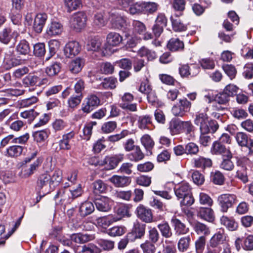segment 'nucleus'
<instances>
[{
    "mask_svg": "<svg viewBox=\"0 0 253 253\" xmlns=\"http://www.w3.org/2000/svg\"><path fill=\"white\" fill-rule=\"evenodd\" d=\"M194 123L200 126L201 135L199 142L203 146H207L211 142V136L208 134L209 132L214 133L218 128L216 121L208 120V117L205 113H198L194 119Z\"/></svg>",
    "mask_w": 253,
    "mask_h": 253,
    "instance_id": "1",
    "label": "nucleus"
},
{
    "mask_svg": "<svg viewBox=\"0 0 253 253\" xmlns=\"http://www.w3.org/2000/svg\"><path fill=\"white\" fill-rule=\"evenodd\" d=\"M86 16L84 12H78L72 15L70 19V26L77 32H81L86 25Z\"/></svg>",
    "mask_w": 253,
    "mask_h": 253,
    "instance_id": "2",
    "label": "nucleus"
},
{
    "mask_svg": "<svg viewBox=\"0 0 253 253\" xmlns=\"http://www.w3.org/2000/svg\"><path fill=\"white\" fill-rule=\"evenodd\" d=\"M218 201L222 212H226L237 202V196L232 194H223L218 198Z\"/></svg>",
    "mask_w": 253,
    "mask_h": 253,
    "instance_id": "3",
    "label": "nucleus"
},
{
    "mask_svg": "<svg viewBox=\"0 0 253 253\" xmlns=\"http://www.w3.org/2000/svg\"><path fill=\"white\" fill-rule=\"evenodd\" d=\"M124 154H119L112 157L106 156L102 160V167L107 170H111L115 168L118 164L123 161Z\"/></svg>",
    "mask_w": 253,
    "mask_h": 253,
    "instance_id": "4",
    "label": "nucleus"
},
{
    "mask_svg": "<svg viewBox=\"0 0 253 253\" xmlns=\"http://www.w3.org/2000/svg\"><path fill=\"white\" fill-rule=\"evenodd\" d=\"M191 103L186 98L180 99L179 105H174L172 108V113L175 116L182 117L190 111Z\"/></svg>",
    "mask_w": 253,
    "mask_h": 253,
    "instance_id": "5",
    "label": "nucleus"
},
{
    "mask_svg": "<svg viewBox=\"0 0 253 253\" xmlns=\"http://www.w3.org/2000/svg\"><path fill=\"white\" fill-rule=\"evenodd\" d=\"M48 80L46 78H42L39 73L36 74H29L23 80L24 84L27 86L35 85H41L47 84Z\"/></svg>",
    "mask_w": 253,
    "mask_h": 253,
    "instance_id": "6",
    "label": "nucleus"
},
{
    "mask_svg": "<svg viewBox=\"0 0 253 253\" xmlns=\"http://www.w3.org/2000/svg\"><path fill=\"white\" fill-rule=\"evenodd\" d=\"M133 100V96L130 93H125L122 96V102L120 104V106L124 110H129L130 111H136L137 110L136 104L131 103Z\"/></svg>",
    "mask_w": 253,
    "mask_h": 253,
    "instance_id": "7",
    "label": "nucleus"
},
{
    "mask_svg": "<svg viewBox=\"0 0 253 253\" xmlns=\"http://www.w3.org/2000/svg\"><path fill=\"white\" fill-rule=\"evenodd\" d=\"M138 217L146 223L152 221L153 214L151 210L142 205H139L136 210Z\"/></svg>",
    "mask_w": 253,
    "mask_h": 253,
    "instance_id": "8",
    "label": "nucleus"
},
{
    "mask_svg": "<svg viewBox=\"0 0 253 253\" xmlns=\"http://www.w3.org/2000/svg\"><path fill=\"white\" fill-rule=\"evenodd\" d=\"M227 236L223 231L215 233L209 241V245L211 248H217L220 245L224 244L227 241Z\"/></svg>",
    "mask_w": 253,
    "mask_h": 253,
    "instance_id": "9",
    "label": "nucleus"
},
{
    "mask_svg": "<svg viewBox=\"0 0 253 253\" xmlns=\"http://www.w3.org/2000/svg\"><path fill=\"white\" fill-rule=\"evenodd\" d=\"M19 33L17 30H12L11 28L3 29L0 32V41L4 44H7L12 39L15 41L19 36Z\"/></svg>",
    "mask_w": 253,
    "mask_h": 253,
    "instance_id": "10",
    "label": "nucleus"
},
{
    "mask_svg": "<svg viewBox=\"0 0 253 253\" xmlns=\"http://www.w3.org/2000/svg\"><path fill=\"white\" fill-rule=\"evenodd\" d=\"M109 19L112 27L115 29H121L125 25L126 18L116 12V10H112L109 12Z\"/></svg>",
    "mask_w": 253,
    "mask_h": 253,
    "instance_id": "11",
    "label": "nucleus"
},
{
    "mask_svg": "<svg viewBox=\"0 0 253 253\" xmlns=\"http://www.w3.org/2000/svg\"><path fill=\"white\" fill-rule=\"evenodd\" d=\"M100 103V100L95 95H89L83 104L82 110L85 113H89L95 107L97 106Z\"/></svg>",
    "mask_w": 253,
    "mask_h": 253,
    "instance_id": "12",
    "label": "nucleus"
},
{
    "mask_svg": "<svg viewBox=\"0 0 253 253\" xmlns=\"http://www.w3.org/2000/svg\"><path fill=\"white\" fill-rule=\"evenodd\" d=\"M81 50L80 43L76 41L68 42L64 48V54L67 57H72L79 53Z\"/></svg>",
    "mask_w": 253,
    "mask_h": 253,
    "instance_id": "13",
    "label": "nucleus"
},
{
    "mask_svg": "<svg viewBox=\"0 0 253 253\" xmlns=\"http://www.w3.org/2000/svg\"><path fill=\"white\" fill-rule=\"evenodd\" d=\"M211 151L214 155H221L228 158L232 157V155L230 151L225 146L218 141H215L213 143Z\"/></svg>",
    "mask_w": 253,
    "mask_h": 253,
    "instance_id": "14",
    "label": "nucleus"
},
{
    "mask_svg": "<svg viewBox=\"0 0 253 253\" xmlns=\"http://www.w3.org/2000/svg\"><path fill=\"white\" fill-rule=\"evenodd\" d=\"M122 41L123 38L119 33L110 32L106 37V48L110 49L111 47L118 46Z\"/></svg>",
    "mask_w": 253,
    "mask_h": 253,
    "instance_id": "15",
    "label": "nucleus"
},
{
    "mask_svg": "<svg viewBox=\"0 0 253 253\" xmlns=\"http://www.w3.org/2000/svg\"><path fill=\"white\" fill-rule=\"evenodd\" d=\"M47 18V15L44 13H40L36 15L33 23V29L37 33L42 32Z\"/></svg>",
    "mask_w": 253,
    "mask_h": 253,
    "instance_id": "16",
    "label": "nucleus"
},
{
    "mask_svg": "<svg viewBox=\"0 0 253 253\" xmlns=\"http://www.w3.org/2000/svg\"><path fill=\"white\" fill-rule=\"evenodd\" d=\"M96 209L101 211H108L111 207L112 201L106 197H102L95 200Z\"/></svg>",
    "mask_w": 253,
    "mask_h": 253,
    "instance_id": "17",
    "label": "nucleus"
},
{
    "mask_svg": "<svg viewBox=\"0 0 253 253\" xmlns=\"http://www.w3.org/2000/svg\"><path fill=\"white\" fill-rule=\"evenodd\" d=\"M42 163V160L40 158H38L35 161L31 164L29 168L23 169L21 172V176L22 177H28L32 175L36 171Z\"/></svg>",
    "mask_w": 253,
    "mask_h": 253,
    "instance_id": "18",
    "label": "nucleus"
},
{
    "mask_svg": "<svg viewBox=\"0 0 253 253\" xmlns=\"http://www.w3.org/2000/svg\"><path fill=\"white\" fill-rule=\"evenodd\" d=\"M120 220V217H114L113 215L98 217L96 219L95 224L103 228H107L112 223Z\"/></svg>",
    "mask_w": 253,
    "mask_h": 253,
    "instance_id": "19",
    "label": "nucleus"
},
{
    "mask_svg": "<svg viewBox=\"0 0 253 253\" xmlns=\"http://www.w3.org/2000/svg\"><path fill=\"white\" fill-rule=\"evenodd\" d=\"M63 27L62 24L57 21H52L46 28V33L50 36L59 35L63 31Z\"/></svg>",
    "mask_w": 253,
    "mask_h": 253,
    "instance_id": "20",
    "label": "nucleus"
},
{
    "mask_svg": "<svg viewBox=\"0 0 253 253\" xmlns=\"http://www.w3.org/2000/svg\"><path fill=\"white\" fill-rule=\"evenodd\" d=\"M171 222L172 226L174 227L176 235L180 236L186 234L189 232V228L186 227L185 225L180 220L175 217H173L171 220Z\"/></svg>",
    "mask_w": 253,
    "mask_h": 253,
    "instance_id": "21",
    "label": "nucleus"
},
{
    "mask_svg": "<svg viewBox=\"0 0 253 253\" xmlns=\"http://www.w3.org/2000/svg\"><path fill=\"white\" fill-rule=\"evenodd\" d=\"M174 192L177 198L180 199L191 192V188L188 183L183 182L175 187Z\"/></svg>",
    "mask_w": 253,
    "mask_h": 253,
    "instance_id": "22",
    "label": "nucleus"
},
{
    "mask_svg": "<svg viewBox=\"0 0 253 253\" xmlns=\"http://www.w3.org/2000/svg\"><path fill=\"white\" fill-rule=\"evenodd\" d=\"M109 180L115 186L117 187H123L128 185L130 180L129 177L125 176H119L114 175L109 179Z\"/></svg>",
    "mask_w": 253,
    "mask_h": 253,
    "instance_id": "23",
    "label": "nucleus"
},
{
    "mask_svg": "<svg viewBox=\"0 0 253 253\" xmlns=\"http://www.w3.org/2000/svg\"><path fill=\"white\" fill-rule=\"evenodd\" d=\"M172 29L176 32L185 31L187 29V26L184 24L177 15H172L170 17Z\"/></svg>",
    "mask_w": 253,
    "mask_h": 253,
    "instance_id": "24",
    "label": "nucleus"
},
{
    "mask_svg": "<svg viewBox=\"0 0 253 253\" xmlns=\"http://www.w3.org/2000/svg\"><path fill=\"white\" fill-rule=\"evenodd\" d=\"M101 44L102 42L99 38L91 37L88 38L85 48L88 51H97L100 49Z\"/></svg>",
    "mask_w": 253,
    "mask_h": 253,
    "instance_id": "25",
    "label": "nucleus"
},
{
    "mask_svg": "<svg viewBox=\"0 0 253 253\" xmlns=\"http://www.w3.org/2000/svg\"><path fill=\"white\" fill-rule=\"evenodd\" d=\"M51 176L47 172L43 173L39 175L37 180V186L41 189L46 188L51 185L50 181Z\"/></svg>",
    "mask_w": 253,
    "mask_h": 253,
    "instance_id": "26",
    "label": "nucleus"
},
{
    "mask_svg": "<svg viewBox=\"0 0 253 253\" xmlns=\"http://www.w3.org/2000/svg\"><path fill=\"white\" fill-rule=\"evenodd\" d=\"M191 239L190 235L181 237L177 243V249L181 253L187 252L190 247Z\"/></svg>",
    "mask_w": 253,
    "mask_h": 253,
    "instance_id": "27",
    "label": "nucleus"
},
{
    "mask_svg": "<svg viewBox=\"0 0 253 253\" xmlns=\"http://www.w3.org/2000/svg\"><path fill=\"white\" fill-rule=\"evenodd\" d=\"M23 149L24 147L22 146L12 145L6 149L5 155L11 158H16L22 154Z\"/></svg>",
    "mask_w": 253,
    "mask_h": 253,
    "instance_id": "28",
    "label": "nucleus"
},
{
    "mask_svg": "<svg viewBox=\"0 0 253 253\" xmlns=\"http://www.w3.org/2000/svg\"><path fill=\"white\" fill-rule=\"evenodd\" d=\"M94 211V205L91 202L85 201L83 203L79 209V212L81 216L85 217L91 214Z\"/></svg>",
    "mask_w": 253,
    "mask_h": 253,
    "instance_id": "29",
    "label": "nucleus"
},
{
    "mask_svg": "<svg viewBox=\"0 0 253 253\" xmlns=\"http://www.w3.org/2000/svg\"><path fill=\"white\" fill-rule=\"evenodd\" d=\"M198 215L203 219L212 222L214 220V214L213 210L209 208H202L200 209Z\"/></svg>",
    "mask_w": 253,
    "mask_h": 253,
    "instance_id": "30",
    "label": "nucleus"
},
{
    "mask_svg": "<svg viewBox=\"0 0 253 253\" xmlns=\"http://www.w3.org/2000/svg\"><path fill=\"white\" fill-rule=\"evenodd\" d=\"M167 47L172 51H176L182 50L184 45L183 42L178 39L172 38L169 41Z\"/></svg>",
    "mask_w": 253,
    "mask_h": 253,
    "instance_id": "31",
    "label": "nucleus"
},
{
    "mask_svg": "<svg viewBox=\"0 0 253 253\" xmlns=\"http://www.w3.org/2000/svg\"><path fill=\"white\" fill-rule=\"evenodd\" d=\"M84 66L83 59L78 58L72 60L69 65L70 71L73 74H77L80 72Z\"/></svg>",
    "mask_w": 253,
    "mask_h": 253,
    "instance_id": "32",
    "label": "nucleus"
},
{
    "mask_svg": "<svg viewBox=\"0 0 253 253\" xmlns=\"http://www.w3.org/2000/svg\"><path fill=\"white\" fill-rule=\"evenodd\" d=\"M221 223L230 231H235L238 228V223L232 218L223 216L220 219Z\"/></svg>",
    "mask_w": 253,
    "mask_h": 253,
    "instance_id": "33",
    "label": "nucleus"
},
{
    "mask_svg": "<svg viewBox=\"0 0 253 253\" xmlns=\"http://www.w3.org/2000/svg\"><path fill=\"white\" fill-rule=\"evenodd\" d=\"M194 166L196 168L205 169L211 166L212 162L209 158L199 157L194 159Z\"/></svg>",
    "mask_w": 253,
    "mask_h": 253,
    "instance_id": "34",
    "label": "nucleus"
},
{
    "mask_svg": "<svg viewBox=\"0 0 253 253\" xmlns=\"http://www.w3.org/2000/svg\"><path fill=\"white\" fill-rule=\"evenodd\" d=\"M133 150V152L129 153L127 155L128 158L130 161L137 162L142 160L144 158V154L138 146H136Z\"/></svg>",
    "mask_w": 253,
    "mask_h": 253,
    "instance_id": "35",
    "label": "nucleus"
},
{
    "mask_svg": "<svg viewBox=\"0 0 253 253\" xmlns=\"http://www.w3.org/2000/svg\"><path fill=\"white\" fill-rule=\"evenodd\" d=\"M182 121L172 120L170 122L169 129L172 135L177 134L182 132Z\"/></svg>",
    "mask_w": 253,
    "mask_h": 253,
    "instance_id": "36",
    "label": "nucleus"
},
{
    "mask_svg": "<svg viewBox=\"0 0 253 253\" xmlns=\"http://www.w3.org/2000/svg\"><path fill=\"white\" fill-rule=\"evenodd\" d=\"M16 51L21 55H27L30 52L29 43L25 40H22L16 46Z\"/></svg>",
    "mask_w": 253,
    "mask_h": 253,
    "instance_id": "37",
    "label": "nucleus"
},
{
    "mask_svg": "<svg viewBox=\"0 0 253 253\" xmlns=\"http://www.w3.org/2000/svg\"><path fill=\"white\" fill-rule=\"evenodd\" d=\"M64 187H70L69 191L71 194V197L73 199L76 198L81 196L83 193V190L80 184H78L77 185L72 187L71 185H70L69 183H65Z\"/></svg>",
    "mask_w": 253,
    "mask_h": 253,
    "instance_id": "38",
    "label": "nucleus"
},
{
    "mask_svg": "<svg viewBox=\"0 0 253 253\" xmlns=\"http://www.w3.org/2000/svg\"><path fill=\"white\" fill-rule=\"evenodd\" d=\"M64 1L65 5L69 12L77 10L82 6L81 0H64Z\"/></svg>",
    "mask_w": 253,
    "mask_h": 253,
    "instance_id": "39",
    "label": "nucleus"
},
{
    "mask_svg": "<svg viewBox=\"0 0 253 253\" xmlns=\"http://www.w3.org/2000/svg\"><path fill=\"white\" fill-rule=\"evenodd\" d=\"M48 45L50 56L46 57V61H48L59 50L60 47V42L56 40H51L49 42Z\"/></svg>",
    "mask_w": 253,
    "mask_h": 253,
    "instance_id": "40",
    "label": "nucleus"
},
{
    "mask_svg": "<svg viewBox=\"0 0 253 253\" xmlns=\"http://www.w3.org/2000/svg\"><path fill=\"white\" fill-rule=\"evenodd\" d=\"M20 61L14 57L7 55L5 56L3 64L6 69H10L14 66L19 65Z\"/></svg>",
    "mask_w": 253,
    "mask_h": 253,
    "instance_id": "41",
    "label": "nucleus"
},
{
    "mask_svg": "<svg viewBox=\"0 0 253 253\" xmlns=\"http://www.w3.org/2000/svg\"><path fill=\"white\" fill-rule=\"evenodd\" d=\"M92 188L94 193L98 194L105 192L107 187L101 180H97L92 183Z\"/></svg>",
    "mask_w": 253,
    "mask_h": 253,
    "instance_id": "42",
    "label": "nucleus"
},
{
    "mask_svg": "<svg viewBox=\"0 0 253 253\" xmlns=\"http://www.w3.org/2000/svg\"><path fill=\"white\" fill-rule=\"evenodd\" d=\"M158 228L159 229L162 235L166 238H169L171 237L172 233L171 228L168 223H163L159 224L158 225Z\"/></svg>",
    "mask_w": 253,
    "mask_h": 253,
    "instance_id": "43",
    "label": "nucleus"
},
{
    "mask_svg": "<svg viewBox=\"0 0 253 253\" xmlns=\"http://www.w3.org/2000/svg\"><path fill=\"white\" fill-rule=\"evenodd\" d=\"M51 176L50 181L51 185H58L62 179V171L59 169H55Z\"/></svg>",
    "mask_w": 253,
    "mask_h": 253,
    "instance_id": "44",
    "label": "nucleus"
},
{
    "mask_svg": "<svg viewBox=\"0 0 253 253\" xmlns=\"http://www.w3.org/2000/svg\"><path fill=\"white\" fill-rule=\"evenodd\" d=\"M60 69V64L59 63L54 62L46 68L45 72L48 76L52 77L57 75Z\"/></svg>",
    "mask_w": 253,
    "mask_h": 253,
    "instance_id": "45",
    "label": "nucleus"
},
{
    "mask_svg": "<svg viewBox=\"0 0 253 253\" xmlns=\"http://www.w3.org/2000/svg\"><path fill=\"white\" fill-rule=\"evenodd\" d=\"M195 232L198 235L207 236L210 234V230L208 227L200 222L196 223L194 226Z\"/></svg>",
    "mask_w": 253,
    "mask_h": 253,
    "instance_id": "46",
    "label": "nucleus"
},
{
    "mask_svg": "<svg viewBox=\"0 0 253 253\" xmlns=\"http://www.w3.org/2000/svg\"><path fill=\"white\" fill-rule=\"evenodd\" d=\"M101 250L97 246L93 244H89L81 247L79 252L82 253H100Z\"/></svg>",
    "mask_w": 253,
    "mask_h": 253,
    "instance_id": "47",
    "label": "nucleus"
},
{
    "mask_svg": "<svg viewBox=\"0 0 253 253\" xmlns=\"http://www.w3.org/2000/svg\"><path fill=\"white\" fill-rule=\"evenodd\" d=\"M117 82V80L114 78H105L100 84V88L106 89H114L116 87V84Z\"/></svg>",
    "mask_w": 253,
    "mask_h": 253,
    "instance_id": "48",
    "label": "nucleus"
},
{
    "mask_svg": "<svg viewBox=\"0 0 253 253\" xmlns=\"http://www.w3.org/2000/svg\"><path fill=\"white\" fill-rule=\"evenodd\" d=\"M133 32L139 35H143L146 31L145 25L140 21L134 20L132 22Z\"/></svg>",
    "mask_w": 253,
    "mask_h": 253,
    "instance_id": "49",
    "label": "nucleus"
},
{
    "mask_svg": "<svg viewBox=\"0 0 253 253\" xmlns=\"http://www.w3.org/2000/svg\"><path fill=\"white\" fill-rule=\"evenodd\" d=\"M71 240L77 243L83 244L88 242L90 238L86 234H74L71 236Z\"/></svg>",
    "mask_w": 253,
    "mask_h": 253,
    "instance_id": "50",
    "label": "nucleus"
},
{
    "mask_svg": "<svg viewBox=\"0 0 253 253\" xmlns=\"http://www.w3.org/2000/svg\"><path fill=\"white\" fill-rule=\"evenodd\" d=\"M38 113L33 109L26 110L20 113V116L23 119H27L31 123L38 115Z\"/></svg>",
    "mask_w": 253,
    "mask_h": 253,
    "instance_id": "51",
    "label": "nucleus"
},
{
    "mask_svg": "<svg viewBox=\"0 0 253 253\" xmlns=\"http://www.w3.org/2000/svg\"><path fill=\"white\" fill-rule=\"evenodd\" d=\"M151 124V119L148 116H141L139 118L138 125L140 129H149V126Z\"/></svg>",
    "mask_w": 253,
    "mask_h": 253,
    "instance_id": "52",
    "label": "nucleus"
},
{
    "mask_svg": "<svg viewBox=\"0 0 253 253\" xmlns=\"http://www.w3.org/2000/svg\"><path fill=\"white\" fill-rule=\"evenodd\" d=\"M117 127V123L114 121H109L104 123L101 126V130L103 133H109L113 132Z\"/></svg>",
    "mask_w": 253,
    "mask_h": 253,
    "instance_id": "53",
    "label": "nucleus"
},
{
    "mask_svg": "<svg viewBox=\"0 0 253 253\" xmlns=\"http://www.w3.org/2000/svg\"><path fill=\"white\" fill-rule=\"evenodd\" d=\"M145 226V224H141L139 222L134 223L132 231L137 235L138 238L140 239L144 235Z\"/></svg>",
    "mask_w": 253,
    "mask_h": 253,
    "instance_id": "54",
    "label": "nucleus"
},
{
    "mask_svg": "<svg viewBox=\"0 0 253 253\" xmlns=\"http://www.w3.org/2000/svg\"><path fill=\"white\" fill-rule=\"evenodd\" d=\"M206 245V238L204 236H201L195 242L196 253H202Z\"/></svg>",
    "mask_w": 253,
    "mask_h": 253,
    "instance_id": "55",
    "label": "nucleus"
},
{
    "mask_svg": "<svg viewBox=\"0 0 253 253\" xmlns=\"http://www.w3.org/2000/svg\"><path fill=\"white\" fill-rule=\"evenodd\" d=\"M235 139L238 145L244 147L247 145V141L249 139L247 134L244 132H238L235 136Z\"/></svg>",
    "mask_w": 253,
    "mask_h": 253,
    "instance_id": "56",
    "label": "nucleus"
},
{
    "mask_svg": "<svg viewBox=\"0 0 253 253\" xmlns=\"http://www.w3.org/2000/svg\"><path fill=\"white\" fill-rule=\"evenodd\" d=\"M141 143L146 149L153 148L154 146V142L148 134H144L141 138Z\"/></svg>",
    "mask_w": 253,
    "mask_h": 253,
    "instance_id": "57",
    "label": "nucleus"
},
{
    "mask_svg": "<svg viewBox=\"0 0 253 253\" xmlns=\"http://www.w3.org/2000/svg\"><path fill=\"white\" fill-rule=\"evenodd\" d=\"M97 244L104 250H111L114 248V242L112 241L104 239H99L97 241Z\"/></svg>",
    "mask_w": 253,
    "mask_h": 253,
    "instance_id": "58",
    "label": "nucleus"
},
{
    "mask_svg": "<svg viewBox=\"0 0 253 253\" xmlns=\"http://www.w3.org/2000/svg\"><path fill=\"white\" fill-rule=\"evenodd\" d=\"M52 126L55 131L63 130L67 126V123L62 119H56L52 124Z\"/></svg>",
    "mask_w": 253,
    "mask_h": 253,
    "instance_id": "59",
    "label": "nucleus"
},
{
    "mask_svg": "<svg viewBox=\"0 0 253 253\" xmlns=\"http://www.w3.org/2000/svg\"><path fill=\"white\" fill-rule=\"evenodd\" d=\"M158 6V4L155 2H143V12L154 13L157 10Z\"/></svg>",
    "mask_w": 253,
    "mask_h": 253,
    "instance_id": "60",
    "label": "nucleus"
},
{
    "mask_svg": "<svg viewBox=\"0 0 253 253\" xmlns=\"http://www.w3.org/2000/svg\"><path fill=\"white\" fill-rule=\"evenodd\" d=\"M34 54L38 57H42L45 53V45L43 43H38L34 45Z\"/></svg>",
    "mask_w": 253,
    "mask_h": 253,
    "instance_id": "61",
    "label": "nucleus"
},
{
    "mask_svg": "<svg viewBox=\"0 0 253 253\" xmlns=\"http://www.w3.org/2000/svg\"><path fill=\"white\" fill-rule=\"evenodd\" d=\"M143 2H137L130 5L129 12L131 14H135L143 12Z\"/></svg>",
    "mask_w": 253,
    "mask_h": 253,
    "instance_id": "62",
    "label": "nucleus"
},
{
    "mask_svg": "<svg viewBox=\"0 0 253 253\" xmlns=\"http://www.w3.org/2000/svg\"><path fill=\"white\" fill-rule=\"evenodd\" d=\"M82 97V94L71 96L68 101L69 107L71 108L76 107L81 103Z\"/></svg>",
    "mask_w": 253,
    "mask_h": 253,
    "instance_id": "63",
    "label": "nucleus"
},
{
    "mask_svg": "<svg viewBox=\"0 0 253 253\" xmlns=\"http://www.w3.org/2000/svg\"><path fill=\"white\" fill-rule=\"evenodd\" d=\"M243 248L247 251L253 250V235H249L245 238Z\"/></svg>",
    "mask_w": 253,
    "mask_h": 253,
    "instance_id": "64",
    "label": "nucleus"
}]
</instances>
